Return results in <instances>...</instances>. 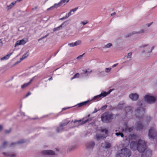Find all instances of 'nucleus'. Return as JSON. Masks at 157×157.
Listing matches in <instances>:
<instances>
[{
    "label": "nucleus",
    "mask_w": 157,
    "mask_h": 157,
    "mask_svg": "<svg viewBox=\"0 0 157 157\" xmlns=\"http://www.w3.org/2000/svg\"><path fill=\"white\" fill-rule=\"evenodd\" d=\"M112 90H110L108 91L107 92H104L102 93V94H104V95H105V96H104V97L106 96L108 94H109L111 92Z\"/></svg>",
    "instance_id": "obj_34"
},
{
    "label": "nucleus",
    "mask_w": 157,
    "mask_h": 157,
    "mask_svg": "<svg viewBox=\"0 0 157 157\" xmlns=\"http://www.w3.org/2000/svg\"><path fill=\"white\" fill-rule=\"evenodd\" d=\"M120 151L124 157H130L131 155V152L130 150L128 148H124L121 149Z\"/></svg>",
    "instance_id": "obj_10"
},
{
    "label": "nucleus",
    "mask_w": 157,
    "mask_h": 157,
    "mask_svg": "<svg viewBox=\"0 0 157 157\" xmlns=\"http://www.w3.org/2000/svg\"><path fill=\"white\" fill-rule=\"evenodd\" d=\"M144 100L149 104L155 103L156 101L155 98L150 94H147L144 97Z\"/></svg>",
    "instance_id": "obj_5"
},
{
    "label": "nucleus",
    "mask_w": 157,
    "mask_h": 157,
    "mask_svg": "<svg viewBox=\"0 0 157 157\" xmlns=\"http://www.w3.org/2000/svg\"><path fill=\"white\" fill-rule=\"evenodd\" d=\"M95 146V142L92 141H90L86 142L85 146L86 149L88 150H92Z\"/></svg>",
    "instance_id": "obj_9"
},
{
    "label": "nucleus",
    "mask_w": 157,
    "mask_h": 157,
    "mask_svg": "<svg viewBox=\"0 0 157 157\" xmlns=\"http://www.w3.org/2000/svg\"><path fill=\"white\" fill-rule=\"evenodd\" d=\"M77 148L76 145H72L68 147L67 149V151L68 153H70L76 149Z\"/></svg>",
    "instance_id": "obj_22"
},
{
    "label": "nucleus",
    "mask_w": 157,
    "mask_h": 157,
    "mask_svg": "<svg viewBox=\"0 0 157 157\" xmlns=\"http://www.w3.org/2000/svg\"><path fill=\"white\" fill-rule=\"evenodd\" d=\"M105 149H109L110 148L111 146V143L106 141H105Z\"/></svg>",
    "instance_id": "obj_29"
},
{
    "label": "nucleus",
    "mask_w": 157,
    "mask_h": 157,
    "mask_svg": "<svg viewBox=\"0 0 157 157\" xmlns=\"http://www.w3.org/2000/svg\"><path fill=\"white\" fill-rule=\"evenodd\" d=\"M98 111V110L96 109V108H95L94 111L92 113H96Z\"/></svg>",
    "instance_id": "obj_59"
},
{
    "label": "nucleus",
    "mask_w": 157,
    "mask_h": 157,
    "mask_svg": "<svg viewBox=\"0 0 157 157\" xmlns=\"http://www.w3.org/2000/svg\"><path fill=\"white\" fill-rule=\"evenodd\" d=\"M104 96H105L104 94L101 93L100 94L94 96L90 100H89L90 101H97L101 100L102 98L104 97Z\"/></svg>",
    "instance_id": "obj_13"
},
{
    "label": "nucleus",
    "mask_w": 157,
    "mask_h": 157,
    "mask_svg": "<svg viewBox=\"0 0 157 157\" xmlns=\"http://www.w3.org/2000/svg\"><path fill=\"white\" fill-rule=\"evenodd\" d=\"M142 102L143 101H140L139 102L138 105L140 106H142Z\"/></svg>",
    "instance_id": "obj_55"
},
{
    "label": "nucleus",
    "mask_w": 157,
    "mask_h": 157,
    "mask_svg": "<svg viewBox=\"0 0 157 157\" xmlns=\"http://www.w3.org/2000/svg\"><path fill=\"white\" fill-rule=\"evenodd\" d=\"M103 134H107L108 133V131L105 128H101L99 130Z\"/></svg>",
    "instance_id": "obj_30"
},
{
    "label": "nucleus",
    "mask_w": 157,
    "mask_h": 157,
    "mask_svg": "<svg viewBox=\"0 0 157 157\" xmlns=\"http://www.w3.org/2000/svg\"><path fill=\"white\" fill-rule=\"evenodd\" d=\"M49 35V33H48L45 36L42 37H41L42 39H43L46 38Z\"/></svg>",
    "instance_id": "obj_56"
},
{
    "label": "nucleus",
    "mask_w": 157,
    "mask_h": 157,
    "mask_svg": "<svg viewBox=\"0 0 157 157\" xmlns=\"http://www.w3.org/2000/svg\"><path fill=\"white\" fill-rule=\"evenodd\" d=\"M13 7L11 4H10L8 6H7V8L8 10H9L11 9Z\"/></svg>",
    "instance_id": "obj_43"
},
{
    "label": "nucleus",
    "mask_w": 157,
    "mask_h": 157,
    "mask_svg": "<svg viewBox=\"0 0 157 157\" xmlns=\"http://www.w3.org/2000/svg\"><path fill=\"white\" fill-rule=\"evenodd\" d=\"M125 103L123 101L120 102L116 106V110H121L123 109L125 106Z\"/></svg>",
    "instance_id": "obj_19"
},
{
    "label": "nucleus",
    "mask_w": 157,
    "mask_h": 157,
    "mask_svg": "<svg viewBox=\"0 0 157 157\" xmlns=\"http://www.w3.org/2000/svg\"><path fill=\"white\" fill-rule=\"evenodd\" d=\"M147 121H149L151 120V117L149 116H147L146 117Z\"/></svg>",
    "instance_id": "obj_46"
},
{
    "label": "nucleus",
    "mask_w": 157,
    "mask_h": 157,
    "mask_svg": "<svg viewBox=\"0 0 157 157\" xmlns=\"http://www.w3.org/2000/svg\"><path fill=\"white\" fill-rule=\"evenodd\" d=\"M146 142L141 140H139L138 142L132 141L130 144V148L133 151L137 150L139 152H141L144 150Z\"/></svg>",
    "instance_id": "obj_1"
},
{
    "label": "nucleus",
    "mask_w": 157,
    "mask_h": 157,
    "mask_svg": "<svg viewBox=\"0 0 157 157\" xmlns=\"http://www.w3.org/2000/svg\"><path fill=\"white\" fill-rule=\"evenodd\" d=\"M151 139H152V140H153L154 141H156V143H155V144H157V138H151Z\"/></svg>",
    "instance_id": "obj_51"
},
{
    "label": "nucleus",
    "mask_w": 157,
    "mask_h": 157,
    "mask_svg": "<svg viewBox=\"0 0 157 157\" xmlns=\"http://www.w3.org/2000/svg\"><path fill=\"white\" fill-rule=\"evenodd\" d=\"M17 1L13 2H12L11 4H12V5L14 6L16 4Z\"/></svg>",
    "instance_id": "obj_54"
},
{
    "label": "nucleus",
    "mask_w": 157,
    "mask_h": 157,
    "mask_svg": "<svg viewBox=\"0 0 157 157\" xmlns=\"http://www.w3.org/2000/svg\"><path fill=\"white\" fill-rule=\"evenodd\" d=\"M129 98L133 101H137L139 97L138 94L136 93H132L129 95Z\"/></svg>",
    "instance_id": "obj_15"
},
{
    "label": "nucleus",
    "mask_w": 157,
    "mask_h": 157,
    "mask_svg": "<svg viewBox=\"0 0 157 157\" xmlns=\"http://www.w3.org/2000/svg\"><path fill=\"white\" fill-rule=\"evenodd\" d=\"M35 77V76L33 77L31 79H30V80L29 82L25 83L23 85H22L21 86V88L24 89V88H25V87H26L29 84H30L31 83L32 81L34 79Z\"/></svg>",
    "instance_id": "obj_25"
},
{
    "label": "nucleus",
    "mask_w": 157,
    "mask_h": 157,
    "mask_svg": "<svg viewBox=\"0 0 157 157\" xmlns=\"http://www.w3.org/2000/svg\"><path fill=\"white\" fill-rule=\"evenodd\" d=\"M123 155V154L120 152V151L119 150L117 153L116 155V157H124Z\"/></svg>",
    "instance_id": "obj_33"
},
{
    "label": "nucleus",
    "mask_w": 157,
    "mask_h": 157,
    "mask_svg": "<svg viewBox=\"0 0 157 157\" xmlns=\"http://www.w3.org/2000/svg\"><path fill=\"white\" fill-rule=\"evenodd\" d=\"M112 46L113 44H112L111 43H109L105 45V46L103 47V48H109L111 47Z\"/></svg>",
    "instance_id": "obj_35"
},
{
    "label": "nucleus",
    "mask_w": 157,
    "mask_h": 157,
    "mask_svg": "<svg viewBox=\"0 0 157 157\" xmlns=\"http://www.w3.org/2000/svg\"><path fill=\"white\" fill-rule=\"evenodd\" d=\"M84 54V53H83L82 55L79 56H78V57H77V58H76L77 59H81L82 58V57H83V55Z\"/></svg>",
    "instance_id": "obj_47"
},
{
    "label": "nucleus",
    "mask_w": 157,
    "mask_h": 157,
    "mask_svg": "<svg viewBox=\"0 0 157 157\" xmlns=\"http://www.w3.org/2000/svg\"><path fill=\"white\" fill-rule=\"evenodd\" d=\"M3 154L6 155V156L8 157H15L16 155L12 154V152H7V153L3 152Z\"/></svg>",
    "instance_id": "obj_26"
},
{
    "label": "nucleus",
    "mask_w": 157,
    "mask_h": 157,
    "mask_svg": "<svg viewBox=\"0 0 157 157\" xmlns=\"http://www.w3.org/2000/svg\"><path fill=\"white\" fill-rule=\"evenodd\" d=\"M152 24V23H148V24H147V27H149L151 24Z\"/></svg>",
    "instance_id": "obj_61"
},
{
    "label": "nucleus",
    "mask_w": 157,
    "mask_h": 157,
    "mask_svg": "<svg viewBox=\"0 0 157 157\" xmlns=\"http://www.w3.org/2000/svg\"><path fill=\"white\" fill-rule=\"evenodd\" d=\"M92 71L88 69L87 70H83V72L86 76H88Z\"/></svg>",
    "instance_id": "obj_28"
},
{
    "label": "nucleus",
    "mask_w": 157,
    "mask_h": 157,
    "mask_svg": "<svg viewBox=\"0 0 157 157\" xmlns=\"http://www.w3.org/2000/svg\"><path fill=\"white\" fill-rule=\"evenodd\" d=\"M144 32V30L143 29H141L140 31H138V32H136V31H133L129 33H128V34L125 37H129L130 36H131L132 35H134L136 33H143Z\"/></svg>",
    "instance_id": "obj_21"
},
{
    "label": "nucleus",
    "mask_w": 157,
    "mask_h": 157,
    "mask_svg": "<svg viewBox=\"0 0 157 157\" xmlns=\"http://www.w3.org/2000/svg\"><path fill=\"white\" fill-rule=\"evenodd\" d=\"M65 19H66V18H65L64 17H62V18H60L59 20H65Z\"/></svg>",
    "instance_id": "obj_62"
},
{
    "label": "nucleus",
    "mask_w": 157,
    "mask_h": 157,
    "mask_svg": "<svg viewBox=\"0 0 157 157\" xmlns=\"http://www.w3.org/2000/svg\"><path fill=\"white\" fill-rule=\"evenodd\" d=\"M144 127V125L141 122H136V130L139 131L143 129Z\"/></svg>",
    "instance_id": "obj_18"
},
{
    "label": "nucleus",
    "mask_w": 157,
    "mask_h": 157,
    "mask_svg": "<svg viewBox=\"0 0 157 157\" xmlns=\"http://www.w3.org/2000/svg\"><path fill=\"white\" fill-rule=\"evenodd\" d=\"M107 105H104L101 108L100 110H104L107 108Z\"/></svg>",
    "instance_id": "obj_45"
},
{
    "label": "nucleus",
    "mask_w": 157,
    "mask_h": 157,
    "mask_svg": "<svg viewBox=\"0 0 157 157\" xmlns=\"http://www.w3.org/2000/svg\"><path fill=\"white\" fill-rule=\"evenodd\" d=\"M105 141L104 143H102L101 144V147H102L103 148L105 149Z\"/></svg>",
    "instance_id": "obj_52"
},
{
    "label": "nucleus",
    "mask_w": 157,
    "mask_h": 157,
    "mask_svg": "<svg viewBox=\"0 0 157 157\" xmlns=\"http://www.w3.org/2000/svg\"><path fill=\"white\" fill-rule=\"evenodd\" d=\"M20 114H21V115H23V116H25V113H23V112H20Z\"/></svg>",
    "instance_id": "obj_64"
},
{
    "label": "nucleus",
    "mask_w": 157,
    "mask_h": 157,
    "mask_svg": "<svg viewBox=\"0 0 157 157\" xmlns=\"http://www.w3.org/2000/svg\"><path fill=\"white\" fill-rule=\"evenodd\" d=\"M29 56V54L27 53H26L24 54L22 56V57L20 58V60L21 61L24 59H25L26 58Z\"/></svg>",
    "instance_id": "obj_32"
},
{
    "label": "nucleus",
    "mask_w": 157,
    "mask_h": 157,
    "mask_svg": "<svg viewBox=\"0 0 157 157\" xmlns=\"http://www.w3.org/2000/svg\"><path fill=\"white\" fill-rule=\"evenodd\" d=\"M92 120V119H86V120H85V121H82L81 123V124H80V125H82V124H83L85 123H86L88 121H91Z\"/></svg>",
    "instance_id": "obj_38"
},
{
    "label": "nucleus",
    "mask_w": 157,
    "mask_h": 157,
    "mask_svg": "<svg viewBox=\"0 0 157 157\" xmlns=\"http://www.w3.org/2000/svg\"><path fill=\"white\" fill-rule=\"evenodd\" d=\"M149 137H157V131L154 127H150L148 132Z\"/></svg>",
    "instance_id": "obj_7"
},
{
    "label": "nucleus",
    "mask_w": 157,
    "mask_h": 157,
    "mask_svg": "<svg viewBox=\"0 0 157 157\" xmlns=\"http://www.w3.org/2000/svg\"><path fill=\"white\" fill-rule=\"evenodd\" d=\"M111 68H106L105 69V72L106 73L109 72L111 70Z\"/></svg>",
    "instance_id": "obj_44"
},
{
    "label": "nucleus",
    "mask_w": 157,
    "mask_h": 157,
    "mask_svg": "<svg viewBox=\"0 0 157 157\" xmlns=\"http://www.w3.org/2000/svg\"><path fill=\"white\" fill-rule=\"evenodd\" d=\"M81 121H81V120H75L74 121H72L71 122H73L74 123H76L77 122H80Z\"/></svg>",
    "instance_id": "obj_50"
},
{
    "label": "nucleus",
    "mask_w": 157,
    "mask_h": 157,
    "mask_svg": "<svg viewBox=\"0 0 157 157\" xmlns=\"http://www.w3.org/2000/svg\"><path fill=\"white\" fill-rule=\"evenodd\" d=\"M119 115L118 114L115 115L112 113L105 112L101 115V121L104 123H109L112 121L114 117L118 116Z\"/></svg>",
    "instance_id": "obj_2"
},
{
    "label": "nucleus",
    "mask_w": 157,
    "mask_h": 157,
    "mask_svg": "<svg viewBox=\"0 0 157 157\" xmlns=\"http://www.w3.org/2000/svg\"><path fill=\"white\" fill-rule=\"evenodd\" d=\"M79 75H80L79 73H76L72 78H71V80H72L73 79L78 78L79 76Z\"/></svg>",
    "instance_id": "obj_37"
},
{
    "label": "nucleus",
    "mask_w": 157,
    "mask_h": 157,
    "mask_svg": "<svg viewBox=\"0 0 157 157\" xmlns=\"http://www.w3.org/2000/svg\"><path fill=\"white\" fill-rule=\"evenodd\" d=\"M12 129L11 128H10L8 129H6L4 130V132L6 134H9L11 131Z\"/></svg>",
    "instance_id": "obj_36"
},
{
    "label": "nucleus",
    "mask_w": 157,
    "mask_h": 157,
    "mask_svg": "<svg viewBox=\"0 0 157 157\" xmlns=\"http://www.w3.org/2000/svg\"><path fill=\"white\" fill-rule=\"evenodd\" d=\"M114 109L116 110V106L113 107V106H112L111 105L110 106L109 110H114Z\"/></svg>",
    "instance_id": "obj_48"
},
{
    "label": "nucleus",
    "mask_w": 157,
    "mask_h": 157,
    "mask_svg": "<svg viewBox=\"0 0 157 157\" xmlns=\"http://www.w3.org/2000/svg\"><path fill=\"white\" fill-rule=\"evenodd\" d=\"M71 107H65V108H63L62 109V111H63L64 110H65L66 109H69Z\"/></svg>",
    "instance_id": "obj_60"
},
{
    "label": "nucleus",
    "mask_w": 157,
    "mask_h": 157,
    "mask_svg": "<svg viewBox=\"0 0 157 157\" xmlns=\"http://www.w3.org/2000/svg\"><path fill=\"white\" fill-rule=\"evenodd\" d=\"M25 142V140L23 139H22L16 142H12L9 145V147L13 146L17 144H22Z\"/></svg>",
    "instance_id": "obj_24"
},
{
    "label": "nucleus",
    "mask_w": 157,
    "mask_h": 157,
    "mask_svg": "<svg viewBox=\"0 0 157 157\" xmlns=\"http://www.w3.org/2000/svg\"><path fill=\"white\" fill-rule=\"evenodd\" d=\"M115 134L117 136H121V137H123L124 136L123 134L121 132H116L115 133Z\"/></svg>",
    "instance_id": "obj_42"
},
{
    "label": "nucleus",
    "mask_w": 157,
    "mask_h": 157,
    "mask_svg": "<svg viewBox=\"0 0 157 157\" xmlns=\"http://www.w3.org/2000/svg\"><path fill=\"white\" fill-rule=\"evenodd\" d=\"M118 63H116V64H114L112 66V67L113 68V67H116L118 65Z\"/></svg>",
    "instance_id": "obj_63"
},
{
    "label": "nucleus",
    "mask_w": 157,
    "mask_h": 157,
    "mask_svg": "<svg viewBox=\"0 0 157 157\" xmlns=\"http://www.w3.org/2000/svg\"><path fill=\"white\" fill-rule=\"evenodd\" d=\"M65 22H63L61 25L60 26H59L58 27L54 28L53 29V31H58L60 30V29H61L62 27L63 26V25Z\"/></svg>",
    "instance_id": "obj_31"
},
{
    "label": "nucleus",
    "mask_w": 157,
    "mask_h": 157,
    "mask_svg": "<svg viewBox=\"0 0 157 157\" xmlns=\"http://www.w3.org/2000/svg\"><path fill=\"white\" fill-rule=\"evenodd\" d=\"M132 55V52H130L129 53H128V55L127 56H125V57H126L128 59V58H131Z\"/></svg>",
    "instance_id": "obj_40"
},
{
    "label": "nucleus",
    "mask_w": 157,
    "mask_h": 157,
    "mask_svg": "<svg viewBox=\"0 0 157 157\" xmlns=\"http://www.w3.org/2000/svg\"><path fill=\"white\" fill-rule=\"evenodd\" d=\"M145 146L144 147V150L140 153L142 152L141 157H151L152 155V151L147 147L146 142L145 144Z\"/></svg>",
    "instance_id": "obj_4"
},
{
    "label": "nucleus",
    "mask_w": 157,
    "mask_h": 157,
    "mask_svg": "<svg viewBox=\"0 0 157 157\" xmlns=\"http://www.w3.org/2000/svg\"><path fill=\"white\" fill-rule=\"evenodd\" d=\"M69 0H60V1L58 3L55 4L53 6L48 8L47 10L52 9L53 8H57V7L63 6L67 3Z\"/></svg>",
    "instance_id": "obj_6"
},
{
    "label": "nucleus",
    "mask_w": 157,
    "mask_h": 157,
    "mask_svg": "<svg viewBox=\"0 0 157 157\" xmlns=\"http://www.w3.org/2000/svg\"><path fill=\"white\" fill-rule=\"evenodd\" d=\"M133 107L131 106L126 107L125 109V111L126 113V115L131 114L133 112Z\"/></svg>",
    "instance_id": "obj_17"
},
{
    "label": "nucleus",
    "mask_w": 157,
    "mask_h": 157,
    "mask_svg": "<svg viewBox=\"0 0 157 157\" xmlns=\"http://www.w3.org/2000/svg\"><path fill=\"white\" fill-rule=\"evenodd\" d=\"M124 127L122 128L123 132H131L133 129L134 127L132 126L130 127H128V123L127 122H125L124 124Z\"/></svg>",
    "instance_id": "obj_12"
},
{
    "label": "nucleus",
    "mask_w": 157,
    "mask_h": 157,
    "mask_svg": "<svg viewBox=\"0 0 157 157\" xmlns=\"http://www.w3.org/2000/svg\"><path fill=\"white\" fill-rule=\"evenodd\" d=\"M8 144L7 141H4L2 144V147L3 148H5Z\"/></svg>",
    "instance_id": "obj_39"
},
{
    "label": "nucleus",
    "mask_w": 157,
    "mask_h": 157,
    "mask_svg": "<svg viewBox=\"0 0 157 157\" xmlns=\"http://www.w3.org/2000/svg\"><path fill=\"white\" fill-rule=\"evenodd\" d=\"M27 41L26 38H24L21 40L17 41L15 44V46L19 45H22L25 44Z\"/></svg>",
    "instance_id": "obj_16"
},
{
    "label": "nucleus",
    "mask_w": 157,
    "mask_h": 157,
    "mask_svg": "<svg viewBox=\"0 0 157 157\" xmlns=\"http://www.w3.org/2000/svg\"><path fill=\"white\" fill-rule=\"evenodd\" d=\"M31 93L30 92H29L25 96V97L27 98V97L31 95Z\"/></svg>",
    "instance_id": "obj_53"
},
{
    "label": "nucleus",
    "mask_w": 157,
    "mask_h": 157,
    "mask_svg": "<svg viewBox=\"0 0 157 157\" xmlns=\"http://www.w3.org/2000/svg\"><path fill=\"white\" fill-rule=\"evenodd\" d=\"M41 153L47 155H53L55 154V152L51 150H44L41 152Z\"/></svg>",
    "instance_id": "obj_14"
},
{
    "label": "nucleus",
    "mask_w": 157,
    "mask_h": 157,
    "mask_svg": "<svg viewBox=\"0 0 157 157\" xmlns=\"http://www.w3.org/2000/svg\"><path fill=\"white\" fill-rule=\"evenodd\" d=\"M69 122V121L66 120L61 122L59 124V126L56 129V132H59L60 131H62L63 129V127L66 126Z\"/></svg>",
    "instance_id": "obj_8"
},
{
    "label": "nucleus",
    "mask_w": 157,
    "mask_h": 157,
    "mask_svg": "<svg viewBox=\"0 0 157 157\" xmlns=\"http://www.w3.org/2000/svg\"><path fill=\"white\" fill-rule=\"evenodd\" d=\"M140 48H144L143 53L146 52L147 53H149L152 52V50L154 49V47H152L151 50H150V47L148 44L142 45L140 46Z\"/></svg>",
    "instance_id": "obj_11"
},
{
    "label": "nucleus",
    "mask_w": 157,
    "mask_h": 157,
    "mask_svg": "<svg viewBox=\"0 0 157 157\" xmlns=\"http://www.w3.org/2000/svg\"><path fill=\"white\" fill-rule=\"evenodd\" d=\"M78 7H76V8H75L72 10H71L70 11H71V12H75V11H76L78 9Z\"/></svg>",
    "instance_id": "obj_49"
},
{
    "label": "nucleus",
    "mask_w": 157,
    "mask_h": 157,
    "mask_svg": "<svg viewBox=\"0 0 157 157\" xmlns=\"http://www.w3.org/2000/svg\"><path fill=\"white\" fill-rule=\"evenodd\" d=\"M13 54V52H11L5 56L1 58V61L7 60L10 58L11 55Z\"/></svg>",
    "instance_id": "obj_27"
},
{
    "label": "nucleus",
    "mask_w": 157,
    "mask_h": 157,
    "mask_svg": "<svg viewBox=\"0 0 157 157\" xmlns=\"http://www.w3.org/2000/svg\"><path fill=\"white\" fill-rule=\"evenodd\" d=\"M3 129V126L1 124H0V132H1L2 130Z\"/></svg>",
    "instance_id": "obj_57"
},
{
    "label": "nucleus",
    "mask_w": 157,
    "mask_h": 157,
    "mask_svg": "<svg viewBox=\"0 0 157 157\" xmlns=\"http://www.w3.org/2000/svg\"><path fill=\"white\" fill-rule=\"evenodd\" d=\"M81 43V40H78L75 41L74 43H70L68 44V45L70 47H72L75 46H77L78 45H80Z\"/></svg>",
    "instance_id": "obj_20"
},
{
    "label": "nucleus",
    "mask_w": 157,
    "mask_h": 157,
    "mask_svg": "<svg viewBox=\"0 0 157 157\" xmlns=\"http://www.w3.org/2000/svg\"><path fill=\"white\" fill-rule=\"evenodd\" d=\"M89 102H90V101L89 100H88L87 101L78 104L77 105H75L74 107L77 106L78 107H80L86 105Z\"/></svg>",
    "instance_id": "obj_23"
},
{
    "label": "nucleus",
    "mask_w": 157,
    "mask_h": 157,
    "mask_svg": "<svg viewBox=\"0 0 157 157\" xmlns=\"http://www.w3.org/2000/svg\"><path fill=\"white\" fill-rule=\"evenodd\" d=\"M52 55L49 59H46L45 60V62L46 63H47V62H48V60H49L51 58V57H52Z\"/></svg>",
    "instance_id": "obj_58"
},
{
    "label": "nucleus",
    "mask_w": 157,
    "mask_h": 157,
    "mask_svg": "<svg viewBox=\"0 0 157 157\" xmlns=\"http://www.w3.org/2000/svg\"><path fill=\"white\" fill-rule=\"evenodd\" d=\"M89 21L87 20H84L83 21H81V24L83 25H85L86 24H87L88 23Z\"/></svg>",
    "instance_id": "obj_41"
},
{
    "label": "nucleus",
    "mask_w": 157,
    "mask_h": 157,
    "mask_svg": "<svg viewBox=\"0 0 157 157\" xmlns=\"http://www.w3.org/2000/svg\"><path fill=\"white\" fill-rule=\"evenodd\" d=\"M145 112V109L143 107H139L135 111V116L138 119H142ZM142 121V120H141Z\"/></svg>",
    "instance_id": "obj_3"
}]
</instances>
